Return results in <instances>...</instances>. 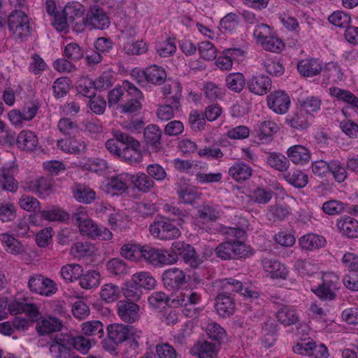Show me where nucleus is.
Segmentation results:
<instances>
[{
    "instance_id": "nucleus-21",
    "label": "nucleus",
    "mask_w": 358,
    "mask_h": 358,
    "mask_svg": "<svg viewBox=\"0 0 358 358\" xmlns=\"http://www.w3.org/2000/svg\"><path fill=\"white\" fill-rule=\"evenodd\" d=\"M215 308L220 316L229 317L235 311L234 300L230 295L222 292L215 299Z\"/></svg>"
},
{
    "instance_id": "nucleus-1",
    "label": "nucleus",
    "mask_w": 358,
    "mask_h": 358,
    "mask_svg": "<svg viewBox=\"0 0 358 358\" xmlns=\"http://www.w3.org/2000/svg\"><path fill=\"white\" fill-rule=\"evenodd\" d=\"M72 222L78 227L80 234L93 240L109 241L112 232L103 226L98 225L83 210H78L72 215Z\"/></svg>"
},
{
    "instance_id": "nucleus-5",
    "label": "nucleus",
    "mask_w": 358,
    "mask_h": 358,
    "mask_svg": "<svg viewBox=\"0 0 358 358\" xmlns=\"http://www.w3.org/2000/svg\"><path fill=\"white\" fill-rule=\"evenodd\" d=\"M249 249L242 241L229 240L220 243L215 249V252L217 257L222 260H229L249 256Z\"/></svg>"
},
{
    "instance_id": "nucleus-54",
    "label": "nucleus",
    "mask_w": 358,
    "mask_h": 358,
    "mask_svg": "<svg viewBox=\"0 0 358 358\" xmlns=\"http://www.w3.org/2000/svg\"><path fill=\"white\" fill-rule=\"evenodd\" d=\"M106 267L108 271L115 275L122 276L129 273V267L127 263L120 258H113L110 259Z\"/></svg>"
},
{
    "instance_id": "nucleus-40",
    "label": "nucleus",
    "mask_w": 358,
    "mask_h": 358,
    "mask_svg": "<svg viewBox=\"0 0 358 358\" xmlns=\"http://www.w3.org/2000/svg\"><path fill=\"white\" fill-rule=\"evenodd\" d=\"M220 345L217 343L203 341L195 345V353L199 358H217Z\"/></svg>"
},
{
    "instance_id": "nucleus-44",
    "label": "nucleus",
    "mask_w": 358,
    "mask_h": 358,
    "mask_svg": "<svg viewBox=\"0 0 358 358\" xmlns=\"http://www.w3.org/2000/svg\"><path fill=\"white\" fill-rule=\"evenodd\" d=\"M131 279L141 289H153L156 286V280L148 271H139L134 273Z\"/></svg>"
},
{
    "instance_id": "nucleus-2",
    "label": "nucleus",
    "mask_w": 358,
    "mask_h": 358,
    "mask_svg": "<svg viewBox=\"0 0 358 358\" xmlns=\"http://www.w3.org/2000/svg\"><path fill=\"white\" fill-rule=\"evenodd\" d=\"M7 25L12 38L16 43H22L28 38L31 33L29 19L27 14L15 9L8 16Z\"/></svg>"
},
{
    "instance_id": "nucleus-60",
    "label": "nucleus",
    "mask_w": 358,
    "mask_h": 358,
    "mask_svg": "<svg viewBox=\"0 0 358 358\" xmlns=\"http://www.w3.org/2000/svg\"><path fill=\"white\" fill-rule=\"evenodd\" d=\"M123 50L128 55H138L145 53L148 47L143 41H131L128 39L124 44Z\"/></svg>"
},
{
    "instance_id": "nucleus-25",
    "label": "nucleus",
    "mask_w": 358,
    "mask_h": 358,
    "mask_svg": "<svg viewBox=\"0 0 358 358\" xmlns=\"http://www.w3.org/2000/svg\"><path fill=\"white\" fill-rule=\"evenodd\" d=\"M162 131L156 124H149L144 129V140L152 152H158L162 147L161 138Z\"/></svg>"
},
{
    "instance_id": "nucleus-11",
    "label": "nucleus",
    "mask_w": 358,
    "mask_h": 358,
    "mask_svg": "<svg viewBox=\"0 0 358 358\" xmlns=\"http://www.w3.org/2000/svg\"><path fill=\"white\" fill-rule=\"evenodd\" d=\"M28 287L31 292L45 296L53 295L58 289L57 284L52 280L36 273L29 277Z\"/></svg>"
},
{
    "instance_id": "nucleus-30",
    "label": "nucleus",
    "mask_w": 358,
    "mask_h": 358,
    "mask_svg": "<svg viewBox=\"0 0 358 358\" xmlns=\"http://www.w3.org/2000/svg\"><path fill=\"white\" fill-rule=\"evenodd\" d=\"M145 80L155 85H161L166 80L167 73L165 69L159 65L152 64L143 71Z\"/></svg>"
},
{
    "instance_id": "nucleus-13",
    "label": "nucleus",
    "mask_w": 358,
    "mask_h": 358,
    "mask_svg": "<svg viewBox=\"0 0 358 358\" xmlns=\"http://www.w3.org/2000/svg\"><path fill=\"white\" fill-rule=\"evenodd\" d=\"M218 285L222 289V292L227 294L228 292H240L245 298L251 301L257 299L259 296L257 291L251 287H244L243 283L238 280L232 278L221 279L218 281Z\"/></svg>"
},
{
    "instance_id": "nucleus-34",
    "label": "nucleus",
    "mask_w": 358,
    "mask_h": 358,
    "mask_svg": "<svg viewBox=\"0 0 358 358\" xmlns=\"http://www.w3.org/2000/svg\"><path fill=\"white\" fill-rule=\"evenodd\" d=\"M179 199L184 204L194 206L201 199V193L198 188L189 185L180 186L177 189Z\"/></svg>"
},
{
    "instance_id": "nucleus-10",
    "label": "nucleus",
    "mask_w": 358,
    "mask_h": 358,
    "mask_svg": "<svg viewBox=\"0 0 358 358\" xmlns=\"http://www.w3.org/2000/svg\"><path fill=\"white\" fill-rule=\"evenodd\" d=\"M140 258L155 266L173 264L176 260L175 255H170V252L159 250L149 245L142 247Z\"/></svg>"
},
{
    "instance_id": "nucleus-37",
    "label": "nucleus",
    "mask_w": 358,
    "mask_h": 358,
    "mask_svg": "<svg viewBox=\"0 0 358 358\" xmlns=\"http://www.w3.org/2000/svg\"><path fill=\"white\" fill-rule=\"evenodd\" d=\"M29 187L33 192L45 197L53 192L54 180L52 178L41 177L32 180Z\"/></svg>"
},
{
    "instance_id": "nucleus-42",
    "label": "nucleus",
    "mask_w": 358,
    "mask_h": 358,
    "mask_svg": "<svg viewBox=\"0 0 358 358\" xmlns=\"http://www.w3.org/2000/svg\"><path fill=\"white\" fill-rule=\"evenodd\" d=\"M266 162L270 167L280 172L286 171L289 166V160L280 152H269Z\"/></svg>"
},
{
    "instance_id": "nucleus-4",
    "label": "nucleus",
    "mask_w": 358,
    "mask_h": 358,
    "mask_svg": "<svg viewBox=\"0 0 358 358\" xmlns=\"http://www.w3.org/2000/svg\"><path fill=\"white\" fill-rule=\"evenodd\" d=\"M297 69L299 73L306 77H312L318 75L322 70L325 76H337L339 78L340 67L335 63L331 62L323 69L321 63L317 59H310L301 60L298 63Z\"/></svg>"
},
{
    "instance_id": "nucleus-52",
    "label": "nucleus",
    "mask_w": 358,
    "mask_h": 358,
    "mask_svg": "<svg viewBox=\"0 0 358 358\" xmlns=\"http://www.w3.org/2000/svg\"><path fill=\"white\" fill-rule=\"evenodd\" d=\"M284 179L296 188L304 187L308 182V176L300 170H294L283 175Z\"/></svg>"
},
{
    "instance_id": "nucleus-45",
    "label": "nucleus",
    "mask_w": 358,
    "mask_h": 358,
    "mask_svg": "<svg viewBox=\"0 0 358 358\" xmlns=\"http://www.w3.org/2000/svg\"><path fill=\"white\" fill-rule=\"evenodd\" d=\"M197 216L203 222H215L220 217V211L217 206L206 203L199 207Z\"/></svg>"
},
{
    "instance_id": "nucleus-56",
    "label": "nucleus",
    "mask_w": 358,
    "mask_h": 358,
    "mask_svg": "<svg viewBox=\"0 0 358 358\" xmlns=\"http://www.w3.org/2000/svg\"><path fill=\"white\" fill-rule=\"evenodd\" d=\"M274 192L270 189L257 187L250 192L252 201L257 204H266L273 198Z\"/></svg>"
},
{
    "instance_id": "nucleus-29",
    "label": "nucleus",
    "mask_w": 358,
    "mask_h": 358,
    "mask_svg": "<svg viewBox=\"0 0 358 358\" xmlns=\"http://www.w3.org/2000/svg\"><path fill=\"white\" fill-rule=\"evenodd\" d=\"M229 175L236 182L242 183L249 180L252 176L253 170L250 166L243 162H235L229 169Z\"/></svg>"
},
{
    "instance_id": "nucleus-19",
    "label": "nucleus",
    "mask_w": 358,
    "mask_h": 358,
    "mask_svg": "<svg viewBox=\"0 0 358 358\" xmlns=\"http://www.w3.org/2000/svg\"><path fill=\"white\" fill-rule=\"evenodd\" d=\"M57 146L66 153L76 155L85 151L86 143L82 138H78L72 135L57 140Z\"/></svg>"
},
{
    "instance_id": "nucleus-43",
    "label": "nucleus",
    "mask_w": 358,
    "mask_h": 358,
    "mask_svg": "<svg viewBox=\"0 0 358 358\" xmlns=\"http://www.w3.org/2000/svg\"><path fill=\"white\" fill-rule=\"evenodd\" d=\"M79 285L85 289H91L96 287L100 284L101 275L95 270H90L85 273L82 272L79 278Z\"/></svg>"
},
{
    "instance_id": "nucleus-18",
    "label": "nucleus",
    "mask_w": 358,
    "mask_h": 358,
    "mask_svg": "<svg viewBox=\"0 0 358 358\" xmlns=\"http://www.w3.org/2000/svg\"><path fill=\"white\" fill-rule=\"evenodd\" d=\"M162 92L166 103H174L176 106H181L180 99L182 98V85L175 80L169 79L163 83Z\"/></svg>"
},
{
    "instance_id": "nucleus-15",
    "label": "nucleus",
    "mask_w": 358,
    "mask_h": 358,
    "mask_svg": "<svg viewBox=\"0 0 358 358\" xmlns=\"http://www.w3.org/2000/svg\"><path fill=\"white\" fill-rule=\"evenodd\" d=\"M117 314L122 322L132 324L140 319V306L134 302L121 300L117 303Z\"/></svg>"
},
{
    "instance_id": "nucleus-41",
    "label": "nucleus",
    "mask_w": 358,
    "mask_h": 358,
    "mask_svg": "<svg viewBox=\"0 0 358 358\" xmlns=\"http://www.w3.org/2000/svg\"><path fill=\"white\" fill-rule=\"evenodd\" d=\"M62 322L54 317H48L42 319L36 324V330L39 335L48 334L52 332L59 331L62 329Z\"/></svg>"
},
{
    "instance_id": "nucleus-3",
    "label": "nucleus",
    "mask_w": 358,
    "mask_h": 358,
    "mask_svg": "<svg viewBox=\"0 0 358 358\" xmlns=\"http://www.w3.org/2000/svg\"><path fill=\"white\" fill-rule=\"evenodd\" d=\"M113 134L120 141L122 145L120 158L131 164L141 162L143 156L141 150V144L134 137L120 130L113 132Z\"/></svg>"
},
{
    "instance_id": "nucleus-53",
    "label": "nucleus",
    "mask_w": 358,
    "mask_h": 358,
    "mask_svg": "<svg viewBox=\"0 0 358 358\" xmlns=\"http://www.w3.org/2000/svg\"><path fill=\"white\" fill-rule=\"evenodd\" d=\"M71 252L76 257L81 258L92 256L95 253L94 245L88 241H79L73 244Z\"/></svg>"
},
{
    "instance_id": "nucleus-49",
    "label": "nucleus",
    "mask_w": 358,
    "mask_h": 358,
    "mask_svg": "<svg viewBox=\"0 0 358 358\" xmlns=\"http://www.w3.org/2000/svg\"><path fill=\"white\" fill-rule=\"evenodd\" d=\"M82 272L83 268L78 264H69L63 266L61 268V275L66 282H74L79 280Z\"/></svg>"
},
{
    "instance_id": "nucleus-32",
    "label": "nucleus",
    "mask_w": 358,
    "mask_h": 358,
    "mask_svg": "<svg viewBox=\"0 0 358 358\" xmlns=\"http://www.w3.org/2000/svg\"><path fill=\"white\" fill-rule=\"evenodd\" d=\"M108 338L117 345L125 341L130 335V328L122 324H111L108 326Z\"/></svg>"
},
{
    "instance_id": "nucleus-12",
    "label": "nucleus",
    "mask_w": 358,
    "mask_h": 358,
    "mask_svg": "<svg viewBox=\"0 0 358 358\" xmlns=\"http://www.w3.org/2000/svg\"><path fill=\"white\" fill-rule=\"evenodd\" d=\"M162 280L164 286L169 291H179L187 284L186 273L177 267L165 270Z\"/></svg>"
},
{
    "instance_id": "nucleus-8",
    "label": "nucleus",
    "mask_w": 358,
    "mask_h": 358,
    "mask_svg": "<svg viewBox=\"0 0 358 358\" xmlns=\"http://www.w3.org/2000/svg\"><path fill=\"white\" fill-rule=\"evenodd\" d=\"M170 255H175L177 262L178 256H181L184 262L192 268H196L203 262L194 248L184 241H175L171 247Z\"/></svg>"
},
{
    "instance_id": "nucleus-55",
    "label": "nucleus",
    "mask_w": 358,
    "mask_h": 358,
    "mask_svg": "<svg viewBox=\"0 0 358 358\" xmlns=\"http://www.w3.org/2000/svg\"><path fill=\"white\" fill-rule=\"evenodd\" d=\"M143 294V292L142 289L136 285L132 279L130 282L126 283L125 287L123 289V294L126 301L131 302L135 303L140 301Z\"/></svg>"
},
{
    "instance_id": "nucleus-14",
    "label": "nucleus",
    "mask_w": 358,
    "mask_h": 358,
    "mask_svg": "<svg viewBox=\"0 0 358 358\" xmlns=\"http://www.w3.org/2000/svg\"><path fill=\"white\" fill-rule=\"evenodd\" d=\"M268 107L278 115L287 113L291 106V99L287 93L282 90H276L266 97Z\"/></svg>"
},
{
    "instance_id": "nucleus-9",
    "label": "nucleus",
    "mask_w": 358,
    "mask_h": 358,
    "mask_svg": "<svg viewBox=\"0 0 358 358\" xmlns=\"http://www.w3.org/2000/svg\"><path fill=\"white\" fill-rule=\"evenodd\" d=\"M83 21L85 26L101 30L108 29L110 24L108 15L98 3L90 4Z\"/></svg>"
},
{
    "instance_id": "nucleus-50",
    "label": "nucleus",
    "mask_w": 358,
    "mask_h": 358,
    "mask_svg": "<svg viewBox=\"0 0 358 358\" xmlns=\"http://www.w3.org/2000/svg\"><path fill=\"white\" fill-rule=\"evenodd\" d=\"M299 103L307 115H312L320 110L322 101L318 96H309L299 99Z\"/></svg>"
},
{
    "instance_id": "nucleus-39",
    "label": "nucleus",
    "mask_w": 358,
    "mask_h": 358,
    "mask_svg": "<svg viewBox=\"0 0 358 358\" xmlns=\"http://www.w3.org/2000/svg\"><path fill=\"white\" fill-rule=\"evenodd\" d=\"M285 122L291 127L298 130H304L309 127L308 115L301 108L288 115L286 117Z\"/></svg>"
},
{
    "instance_id": "nucleus-7",
    "label": "nucleus",
    "mask_w": 358,
    "mask_h": 358,
    "mask_svg": "<svg viewBox=\"0 0 358 358\" xmlns=\"http://www.w3.org/2000/svg\"><path fill=\"white\" fill-rule=\"evenodd\" d=\"M149 230L152 236L161 240H171L178 238L181 233L169 218L159 217L150 225Z\"/></svg>"
},
{
    "instance_id": "nucleus-35",
    "label": "nucleus",
    "mask_w": 358,
    "mask_h": 358,
    "mask_svg": "<svg viewBox=\"0 0 358 358\" xmlns=\"http://www.w3.org/2000/svg\"><path fill=\"white\" fill-rule=\"evenodd\" d=\"M12 314L25 313L33 321L36 320L40 315L38 308L34 303L15 301L8 306Z\"/></svg>"
},
{
    "instance_id": "nucleus-48",
    "label": "nucleus",
    "mask_w": 358,
    "mask_h": 358,
    "mask_svg": "<svg viewBox=\"0 0 358 358\" xmlns=\"http://www.w3.org/2000/svg\"><path fill=\"white\" fill-rule=\"evenodd\" d=\"M225 89L213 82H206L203 85V92L210 101L222 99L225 95Z\"/></svg>"
},
{
    "instance_id": "nucleus-63",
    "label": "nucleus",
    "mask_w": 358,
    "mask_h": 358,
    "mask_svg": "<svg viewBox=\"0 0 358 358\" xmlns=\"http://www.w3.org/2000/svg\"><path fill=\"white\" fill-rule=\"evenodd\" d=\"M206 333L208 338H210L213 342L217 343L220 345L221 341H222L225 336V330L218 324L212 322L208 324L206 327Z\"/></svg>"
},
{
    "instance_id": "nucleus-51",
    "label": "nucleus",
    "mask_w": 358,
    "mask_h": 358,
    "mask_svg": "<svg viewBox=\"0 0 358 358\" xmlns=\"http://www.w3.org/2000/svg\"><path fill=\"white\" fill-rule=\"evenodd\" d=\"M101 299L106 303H113L117 301L120 296L119 286L113 283H107L101 287L100 291Z\"/></svg>"
},
{
    "instance_id": "nucleus-6",
    "label": "nucleus",
    "mask_w": 358,
    "mask_h": 358,
    "mask_svg": "<svg viewBox=\"0 0 358 358\" xmlns=\"http://www.w3.org/2000/svg\"><path fill=\"white\" fill-rule=\"evenodd\" d=\"M340 287L339 276L334 272H327L324 273L322 283L312 291L322 301H331L336 299V292Z\"/></svg>"
},
{
    "instance_id": "nucleus-58",
    "label": "nucleus",
    "mask_w": 358,
    "mask_h": 358,
    "mask_svg": "<svg viewBox=\"0 0 358 358\" xmlns=\"http://www.w3.org/2000/svg\"><path fill=\"white\" fill-rule=\"evenodd\" d=\"M132 177L131 182L141 192H148L155 185L153 180L145 173H140L136 176L132 175Z\"/></svg>"
},
{
    "instance_id": "nucleus-59",
    "label": "nucleus",
    "mask_w": 358,
    "mask_h": 358,
    "mask_svg": "<svg viewBox=\"0 0 358 358\" xmlns=\"http://www.w3.org/2000/svg\"><path fill=\"white\" fill-rule=\"evenodd\" d=\"M329 172L332 174L334 180L338 183L344 182L348 177L345 166L338 160L329 162Z\"/></svg>"
},
{
    "instance_id": "nucleus-22",
    "label": "nucleus",
    "mask_w": 358,
    "mask_h": 358,
    "mask_svg": "<svg viewBox=\"0 0 358 358\" xmlns=\"http://www.w3.org/2000/svg\"><path fill=\"white\" fill-rule=\"evenodd\" d=\"M50 352L55 358H71V344L62 336H56L50 345Z\"/></svg>"
},
{
    "instance_id": "nucleus-27",
    "label": "nucleus",
    "mask_w": 358,
    "mask_h": 358,
    "mask_svg": "<svg viewBox=\"0 0 358 358\" xmlns=\"http://www.w3.org/2000/svg\"><path fill=\"white\" fill-rule=\"evenodd\" d=\"M275 317L278 321L285 327L294 324L299 320L296 308L284 304L278 306Z\"/></svg>"
},
{
    "instance_id": "nucleus-20",
    "label": "nucleus",
    "mask_w": 358,
    "mask_h": 358,
    "mask_svg": "<svg viewBox=\"0 0 358 358\" xmlns=\"http://www.w3.org/2000/svg\"><path fill=\"white\" fill-rule=\"evenodd\" d=\"M201 295L191 289H185L178 292L171 299V304L174 306H194L201 302Z\"/></svg>"
},
{
    "instance_id": "nucleus-16",
    "label": "nucleus",
    "mask_w": 358,
    "mask_h": 358,
    "mask_svg": "<svg viewBox=\"0 0 358 358\" xmlns=\"http://www.w3.org/2000/svg\"><path fill=\"white\" fill-rule=\"evenodd\" d=\"M262 264L265 272L272 279L286 280L289 275L287 266L275 258L264 257Z\"/></svg>"
},
{
    "instance_id": "nucleus-28",
    "label": "nucleus",
    "mask_w": 358,
    "mask_h": 358,
    "mask_svg": "<svg viewBox=\"0 0 358 358\" xmlns=\"http://www.w3.org/2000/svg\"><path fill=\"white\" fill-rule=\"evenodd\" d=\"M132 179V175L127 173H122L110 177L108 179L107 187L114 191L115 194H122L129 189Z\"/></svg>"
},
{
    "instance_id": "nucleus-31",
    "label": "nucleus",
    "mask_w": 358,
    "mask_h": 358,
    "mask_svg": "<svg viewBox=\"0 0 358 358\" xmlns=\"http://www.w3.org/2000/svg\"><path fill=\"white\" fill-rule=\"evenodd\" d=\"M326 239L320 235L308 233L299 239V244L303 250L312 251L325 246Z\"/></svg>"
},
{
    "instance_id": "nucleus-26",
    "label": "nucleus",
    "mask_w": 358,
    "mask_h": 358,
    "mask_svg": "<svg viewBox=\"0 0 358 358\" xmlns=\"http://www.w3.org/2000/svg\"><path fill=\"white\" fill-rule=\"evenodd\" d=\"M286 153L289 160L296 165L303 166L306 164L311 158L310 150L301 145H295L289 147Z\"/></svg>"
},
{
    "instance_id": "nucleus-33",
    "label": "nucleus",
    "mask_w": 358,
    "mask_h": 358,
    "mask_svg": "<svg viewBox=\"0 0 358 358\" xmlns=\"http://www.w3.org/2000/svg\"><path fill=\"white\" fill-rule=\"evenodd\" d=\"M352 206L337 199H330L325 201L322 206V210L328 215H337L344 213H352Z\"/></svg>"
},
{
    "instance_id": "nucleus-57",
    "label": "nucleus",
    "mask_w": 358,
    "mask_h": 358,
    "mask_svg": "<svg viewBox=\"0 0 358 358\" xmlns=\"http://www.w3.org/2000/svg\"><path fill=\"white\" fill-rule=\"evenodd\" d=\"M142 247L136 243H126L121 247L120 253L122 257L128 260L136 261L141 257Z\"/></svg>"
},
{
    "instance_id": "nucleus-24",
    "label": "nucleus",
    "mask_w": 358,
    "mask_h": 358,
    "mask_svg": "<svg viewBox=\"0 0 358 358\" xmlns=\"http://www.w3.org/2000/svg\"><path fill=\"white\" fill-rule=\"evenodd\" d=\"M0 242L5 251L8 254L17 256L26 253L24 245L8 233H2L0 234Z\"/></svg>"
},
{
    "instance_id": "nucleus-23",
    "label": "nucleus",
    "mask_w": 358,
    "mask_h": 358,
    "mask_svg": "<svg viewBox=\"0 0 358 358\" xmlns=\"http://www.w3.org/2000/svg\"><path fill=\"white\" fill-rule=\"evenodd\" d=\"M336 227L342 236L350 238L358 237V220L350 216H343L336 221Z\"/></svg>"
},
{
    "instance_id": "nucleus-46",
    "label": "nucleus",
    "mask_w": 358,
    "mask_h": 358,
    "mask_svg": "<svg viewBox=\"0 0 358 358\" xmlns=\"http://www.w3.org/2000/svg\"><path fill=\"white\" fill-rule=\"evenodd\" d=\"M226 86L230 90L234 92H241L247 85V81L245 76L241 73H229L225 78Z\"/></svg>"
},
{
    "instance_id": "nucleus-36",
    "label": "nucleus",
    "mask_w": 358,
    "mask_h": 358,
    "mask_svg": "<svg viewBox=\"0 0 358 358\" xmlns=\"http://www.w3.org/2000/svg\"><path fill=\"white\" fill-rule=\"evenodd\" d=\"M279 130L278 125L271 120L259 121L255 129L256 136L261 141L270 139Z\"/></svg>"
},
{
    "instance_id": "nucleus-62",
    "label": "nucleus",
    "mask_w": 358,
    "mask_h": 358,
    "mask_svg": "<svg viewBox=\"0 0 358 358\" xmlns=\"http://www.w3.org/2000/svg\"><path fill=\"white\" fill-rule=\"evenodd\" d=\"M273 33L269 25L261 22L255 25L252 35L255 42L260 45Z\"/></svg>"
},
{
    "instance_id": "nucleus-17",
    "label": "nucleus",
    "mask_w": 358,
    "mask_h": 358,
    "mask_svg": "<svg viewBox=\"0 0 358 358\" xmlns=\"http://www.w3.org/2000/svg\"><path fill=\"white\" fill-rule=\"evenodd\" d=\"M272 87L271 78L264 74L252 76L247 80V89L250 92L263 96L269 92Z\"/></svg>"
},
{
    "instance_id": "nucleus-61",
    "label": "nucleus",
    "mask_w": 358,
    "mask_h": 358,
    "mask_svg": "<svg viewBox=\"0 0 358 358\" xmlns=\"http://www.w3.org/2000/svg\"><path fill=\"white\" fill-rule=\"evenodd\" d=\"M83 14V5L76 1L68 3L63 9V15L69 22H73L76 17H81Z\"/></svg>"
},
{
    "instance_id": "nucleus-38",
    "label": "nucleus",
    "mask_w": 358,
    "mask_h": 358,
    "mask_svg": "<svg viewBox=\"0 0 358 358\" xmlns=\"http://www.w3.org/2000/svg\"><path fill=\"white\" fill-rule=\"evenodd\" d=\"M38 143L37 136L29 130L20 131L17 138L18 148L24 150L33 151L37 147Z\"/></svg>"
},
{
    "instance_id": "nucleus-64",
    "label": "nucleus",
    "mask_w": 358,
    "mask_h": 358,
    "mask_svg": "<svg viewBox=\"0 0 358 358\" xmlns=\"http://www.w3.org/2000/svg\"><path fill=\"white\" fill-rule=\"evenodd\" d=\"M82 331L86 336H99L101 337L103 334V325L98 320H92L82 324Z\"/></svg>"
},
{
    "instance_id": "nucleus-47",
    "label": "nucleus",
    "mask_w": 358,
    "mask_h": 358,
    "mask_svg": "<svg viewBox=\"0 0 358 358\" xmlns=\"http://www.w3.org/2000/svg\"><path fill=\"white\" fill-rule=\"evenodd\" d=\"M73 194L79 202L84 203H91L96 199V192L90 187L83 185H76Z\"/></svg>"
}]
</instances>
